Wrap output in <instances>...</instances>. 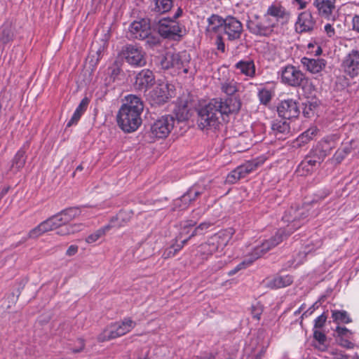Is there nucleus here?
Listing matches in <instances>:
<instances>
[{
	"label": "nucleus",
	"mask_w": 359,
	"mask_h": 359,
	"mask_svg": "<svg viewBox=\"0 0 359 359\" xmlns=\"http://www.w3.org/2000/svg\"><path fill=\"white\" fill-rule=\"evenodd\" d=\"M175 254L176 252L173 250L172 246H170L164 251L163 256L164 257V258L167 259L175 256Z\"/></svg>",
	"instance_id": "obj_61"
},
{
	"label": "nucleus",
	"mask_w": 359,
	"mask_h": 359,
	"mask_svg": "<svg viewBox=\"0 0 359 359\" xmlns=\"http://www.w3.org/2000/svg\"><path fill=\"white\" fill-rule=\"evenodd\" d=\"M173 6V0H151L149 8L151 12L162 15L166 13Z\"/></svg>",
	"instance_id": "obj_23"
},
{
	"label": "nucleus",
	"mask_w": 359,
	"mask_h": 359,
	"mask_svg": "<svg viewBox=\"0 0 359 359\" xmlns=\"http://www.w3.org/2000/svg\"><path fill=\"white\" fill-rule=\"evenodd\" d=\"M247 29L256 36H269L273 32L276 27V22L267 15L259 16L257 15L250 18L247 21Z\"/></svg>",
	"instance_id": "obj_7"
},
{
	"label": "nucleus",
	"mask_w": 359,
	"mask_h": 359,
	"mask_svg": "<svg viewBox=\"0 0 359 359\" xmlns=\"http://www.w3.org/2000/svg\"><path fill=\"white\" fill-rule=\"evenodd\" d=\"M316 204V203L313 201L311 204H305L301 208H294L292 206L290 209L286 210L283 217V220L289 223L287 229H279L276 234L269 240L265 241L260 245L256 246L252 252V259L249 262L252 263L254 260L261 257L271 249L280 243L288 235L300 227L301 220H304L309 216H317L318 215V210L317 209H313Z\"/></svg>",
	"instance_id": "obj_1"
},
{
	"label": "nucleus",
	"mask_w": 359,
	"mask_h": 359,
	"mask_svg": "<svg viewBox=\"0 0 359 359\" xmlns=\"http://www.w3.org/2000/svg\"><path fill=\"white\" fill-rule=\"evenodd\" d=\"M111 228L110 225H106L98 230H97L93 233L89 235L86 238V241L88 243H93L97 241L101 236L105 234L107 231H108Z\"/></svg>",
	"instance_id": "obj_43"
},
{
	"label": "nucleus",
	"mask_w": 359,
	"mask_h": 359,
	"mask_svg": "<svg viewBox=\"0 0 359 359\" xmlns=\"http://www.w3.org/2000/svg\"><path fill=\"white\" fill-rule=\"evenodd\" d=\"M39 224L44 233L50 231L55 230L60 226L55 215H53L45 221H43Z\"/></svg>",
	"instance_id": "obj_39"
},
{
	"label": "nucleus",
	"mask_w": 359,
	"mask_h": 359,
	"mask_svg": "<svg viewBox=\"0 0 359 359\" xmlns=\"http://www.w3.org/2000/svg\"><path fill=\"white\" fill-rule=\"evenodd\" d=\"M225 22V18L217 15H212L208 18V27L206 28L208 32H219L220 29H223V26Z\"/></svg>",
	"instance_id": "obj_28"
},
{
	"label": "nucleus",
	"mask_w": 359,
	"mask_h": 359,
	"mask_svg": "<svg viewBox=\"0 0 359 359\" xmlns=\"http://www.w3.org/2000/svg\"><path fill=\"white\" fill-rule=\"evenodd\" d=\"M207 189V185L194 184L184 193V195L192 202L203 194Z\"/></svg>",
	"instance_id": "obj_36"
},
{
	"label": "nucleus",
	"mask_w": 359,
	"mask_h": 359,
	"mask_svg": "<svg viewBox=\"0 0 359 359\" xmlns=\"http://www.w3.org/2000/svg\"><path fill=\"white\" fill-rule=\"evenodd\" d=\"M336 332L340 338L348 337L349 334H351V332L345 327L337 326L336 328Z\"/></svg>",
	"instance_id": "obj_55"
},
{
	"label": "nucleus",
	"mask_w": 359,
	"mask_h": 359,
	"mask_svg": "<svg viewBox=\"0 0 359 359\" xmlns=\"http://www.w3.org/2000/svg\"><path fill=\"white\" fill-rule=\"evenodd\" d=\"M332 318L333 321L339 323H349L351 322L348 313L346 311L333 310L332 311Z\"/></svg>",
	"instance_id": "obj_38"
},
{
	"label": "nucleus",
	"mask_w": 359,
	"mask_h": 359,
	"mask_svg": "<svg viewBox=\"0 0 359 359\" xmlns=\"http://www.w3.org/2000/svg\"><path fill=\"white\" fill-rule=\"evenodd\" d=\"M90 102V100L85 97L82 99L79 106L76 107L74 113L73 114L72 118L67 123V128L71 127L73 125L77 124L79 121L80 120L81 116L86 111L88 104Z\"/></svg>",
	"instance_id": "obj_26"
},
{
	"label": "nucleus",
	"mask_w": 359,
	"mask_h": 359,
	"mask_svg": "<svg viewBox=\"0 0 359 359\" xmlns=\"http://www.w3.org/2000/svg\"><path fill=\"white\" fill-rule=\"evenodd\" d=\"M315 25L316 21L310 12L304 11L299 15L296 22V29L299 32H311Z\"/></svg>",
	"instance_id": "obj_18"
},
{
	"label": "nucleus",
	"mask_w": 359,
	"mask_h": 359,
	"mask_svg": "<svg viewBox=\"0 0 359 359\" xmlns=\"http://www.w3.org/2000/svg\"><path fill=\"white\" fill-rule=\"evenodd\" d=\"M293 282L292 276H278L267 282V286L271 289L284 287L290 285Z\"/></svg>",
	"instance_id": "obj_27"
},
{
	"label": "nucleus",
	"mask_w": 359,
	"mask_h": 359,
	"mask_svg": "<svg viewBox=\"0 0 359 359\" xmlns=\"http://www.w3.org/2000/svg\"><path fill=\"white\" fill-rule=\"evenodd\" d=\"M339 344L346 348L352 349L354 348V344L348 339L340 338L339 340Z\"/></svg>",
	"instance_id": "obj_57"
},
{
	"label": "nucleus",
	"mask_w": 359,
	"mask_h": 359,
	"mask_svg": "<svg viewBox=\"0 0 359 359\" xmlns=\"http://www.w3.org/2000/svg\"><path fill=\"white\" fill-rule=\"evenodd\" d=\"M264 162V158L259 157L251 161H246L230 172L226 178L228 184H235L241 178L246 177L248 174L255 170Z\"/></svg>",
	"instance_id": "obj_8"
},
{
	"label": "nucleus",
	"mask_w": 359,
	"mask_h": 359,
	"mask_svg": "<svg viewBox=\"0 0 359 359\" xmlns=\"http://www.w3.org/2000/svg\"><path fill=\"white\" fill-rule=\"evenodd\" d=\"M309 153L311 155V157H313L315 159H317V161H318V165H320L321 163L326 158V156L323 152L322 149L320 148L318 144L313 146Z\"/></svg>",
	"instance_id": "obj_44"
},
{
	"label": "nucleus",
	"mask_w": 359,
	"mask_h": 359,
	"mask_svg": "<svg viewBox=\"0 0 359 359\" xmlns=\"http://www.w3.org/2000/svg\"><path fill=\"white\" fill-rule=\"evenodd\" d=\"M318 130L316 127L309 128L300 135H299V137L295 140L294 143L299 147L305 145L314 138V137L317 135Z\"/></svg>",
	"instance_id": "obj_29"
},
{
	"label": "nucleus",
	"mask_w": 359,
	"mask_h": 359,
	"mask_svg": "<svg viewBox=\"0 0 359 359\" xmlns=\"http://www.w3.org/2000/svg\"><path fill=\"white\" fill-rule=\"evenodd\" d=\"M327 320V316L324 313L319 316L316 318L314 321V327L315 328H321L324 326Z\"/></svg>",
	"instance_id": "obj_49"
},
{
	"label": "nucleus",
	"mask_w": 359,
	"mask_h": 359,
	"mask_svg": "<svg viewBox=\"0 0 359 359\" xmlns=\"http://www.w3.org/2000/svg\"><path fill=\"white\" fill-rule=\"evenodd\" d=\"M26 159L25 150L21 148L18 151L12 161L11 168L15 169L16 171L20 170L24 167Z\"/></svg>",
	"instance_id": "obj_35"
},
{
	"label": "nucleus",
	"mask_w": 359,
	"mask_h": 359,
	"mask_svg": "<svg viewBox=\"0 0 359 359\" xmlns=\"http://www.w3.org/2000/svg\"><path fill=\"white\" fill-rule=\"evenodd\" d=\"M144 39H146V43L150 48H153L160 43V40H159L158 37L152 36L150 34Z\"/></svg>",
	"instance_id": "obj_48"
},
{
	"label": "nucleus",
	"mask_w": 359,
	"mask_h": 359,
	"mask_svg": "<svg viewBox=\"0 0 359 359\" xmlns=\"http://www.w3.org/2000/svg\"><path fill=\"white\" fill-rule=\"evenodd\" d=\"M346 156L339 149L334 153L332 160L337 164H339Z\"/></svg>",
	"instance_id": "obj_51"
},
{
	"label": "nucleus",
	"mask_w": 359,
	"mask_h": 359,
	"mask_svg": "<svg viewBox=\"0 0 359 359\" xmlns=\"http://www.w3.org/2000/svg\"><path fill=\"white\" fill-rule=\"evenodd\" d=\"M14 39L13 28L11 22H5L0 27V42L6 44Z\"/></svg>",
	"instance_id": "obj_32"
},
{
	"label": "nucleus",
	"mask_w": 359,
	"mask_h": 359,
	"mask_svg": "<svg viewBox=\"0 0 359 359\" xmlns=\"http://www.w3.org/2000/svg\"><path fill=\"white\" fill-rule=\"evenodd\" d=\"M159 65L163 69H168L173 67L172 61V52L168 51L158 57Z\"/></svg>",
	"instance_id": "obj_42"
},
{
	"label": "nucleus",
	"mask_w": 359,
	"mask_h": 359,
	"mask_svg": "<svg viewBox=\"0 0 359 359\" xmlns=\"http://www.w3.org/2000/svg\"><path fill=\"white\" fill-rule=\"evenodd\" d=\"M78 344L79 346L77 348H73L72 352L73 353H79L82 351L84 349L85 347V342L83 339H78Z\"/></svg>",
	"instance_id": "obj_62"
},
{
	"label": "nucleus",
	"mask_w": 359,
	"mask_h": 359,
	"mask_svg": "<svg viewBox=\"0 0 359 359\" xmlns=\"http://www.w3.org/2000/svg\"><path fill=\"white\" fill-rule=\"evenodd\" d=\"M239 83L234 79H225L220 83V89L228 96L234 95L238 91Z\"/></svg>",
	"instance_id": "obj_31"
},
{
	"label": "nucleus",
	"mask_w": 359,
	"mask_h": 359,
	"mask_svg": "<svg viewBox=\"0 0 359 359\" xmlns=\"http://www.w3.org/2000/svg\"><path fill=\"white\" fill-rule=\"evenodd\" d=\"M156 26L159 35L166 39L180 41L186 34L185 26L170 18L158 20Z\"/></svg>",
	"instance_id": "obj_4"
},
{
	"label": "nucleus",
	"mask_w": 359,
	"mask_h": 359,
	"mask_svg": "<svg viewBox=\"0 0 359 359\" xmlns=\"http://www.w3.org/2000/svg\"><path fill=\"white\" fill-rule=\"evenodd\" d=\"M271 130L278 140H283L290 133V127L285 119H276L272 121Z\"/></svg>",
	"instance_id": "obj_20"
},
{
	"label": "nucleus",
	"mask_w": 359,
	"mask_h": 359,
	"mask_svg": "<svg viewBox=\"0 0 359 359\" xmlns=\"http://www.w3.org/2000/svg\"><path fill=\"white\" fill-rule=\"evenodd\" d=\"M122 55L126 62L133 67H142L147 64V54L140 46L127 44L123 47Z\"/></svg>",
	"instance_id": "obj_9"
},
{
	"label": "nucleus",
	"mask_w": 359,
	"mask_h": 359,
	"mask_svg": "<svg viewBox=\"0 0 359 359\" xmlns=\"http://www.w3.org/2000/svg\"><path fill=\"white\" fill-rule=\"evenodd\" d=\"M343 72L351 78L359 75V50H351L343 59L341 65Z\"/></svg>",
	"instance_id": "obj_12"
},
{
	"label": "nucleus",
	"mask_w": 359,
	"mask_h": 359,
	"mask_svg": "<svg viewBox=\"0 0 359 359\" xmlns=\"http://www.w3.org/2000/svg\"><path fill=\"white\" fill-rule=\"evenodd\" d=\"M171 97L169 85L165 82L158 83L149 93V99L155 104H163Z\"/></svg>",
	"instance_id": "obj_15"
},
{
	"label": "nucleus",
	"mask_w": 359,
	"mask_h": 359,
	"mask_svg": "<svg viewBox=\"0 0 359 359\" xmlns=\"http://www.w3.org/2000/svg\"><path fill=\"white\" fill-rule=\"evenodd\" d=\"M277 111L283 119L297 118L300 114L298 102L293 100L282 101L277 107Z\"/></svg>",
	"instance_id": "obj_14"
},
{
	"label": "nucleus",
	"mask_w": 359,
	"mask_h": 359,
	"mask_svg": "<svg viewBox=\"0 0 359 359\" xmlns=\"http://www.w3.org/2000/svg\"><path fill=\"white\" fill-rule=\"evenodd\" d=\"M335 1L336 0H313V5L320 18L329 20L335 10Z\"/></svg>",
	"instance_id": "obj_17"
},
{
	"label": "nucleus",
	"mask_w": 359,
	"mask_h": 359,
	"mask_svg": "<svg viewBox=\"0 0 359 359\" xmlns=\"http://www.w3.org/2000/svg\"><path fill=\"white\" fill-rule=\"evenodd\" d=\"M191 59L190 54L187 51L180 53L172 52V61L173 67L177 69H182L183 73L188 74L189 72V61Z\"/></svg>",
	"instance_id": "obj_19"
},
{
	"label": "nucleus",
	"mask_w": 359,
	"mask_h": 359,
	"mask_svg": "<svg viewBox=\"0 0 359 359\" xmlns=\"http://www.w3.org/2000/svg\"><path fill=\"white\" fill-rule=\"evenodd\" d=\"M154 83L155 76L154 73L148 69H144L136 74L133 86L136 90L146 91Z\"/></svg>",
	"instance_id": "obj_16"
},
{
	"label": "nucleus",
	"mask_w": 359,
	"mask_h": 359,
	"mask_svg": "<svg viewBox=\"0 0 359 359\" xmlns=\"http://www.w3.org/2000/svg\"><path fill=\"white\" fill-rule=\"evenodd\" d=\"M226 245V242L222 238L220 235L215 234L207 242L198 247V253L201 257V259H207L209 255H212L219 249L223 250Z\"/></svg>",
	"instance_id": "obj_11"
},
{
	"label": "nucleus",
	"mask_w": 359,
	"mask_h": 359,
	"mask_svg": "<svg viewBox=\"0 0 359 359\" xmlns=\"http://www.w3.org/2000/svg\"><path fill=\"white\" fill-rule=\"evenodd\" d=\"M190 203L191 199L188 198L184 194L181 197L174 200L172 210L173 211L184 210L189 205Z\"/></svg>",
	"instance_id": "obj_40"
},
{
	"label": "nucleus",
	"mask_w": 359,
	"mask_h": 359,
	"mask_svg": "<svg viewBox=\"0 0 359 359\" xmlns=\"http://www.w3.org/2000/svg\"><path fill=\"white\" fill-rule=\"evenodd\" d=\"M212 226V224L210 222H205L201 223L198 226V229L199 230V234H203L205 231Z\"/></svg>",
	"instance_id": "obj_59"
},
{
	"label": "nucleus",
	"mask_w": 359,
	"mask_h": 359,
	"mask_svg": "<svg viewBox=\"0 0 359 359\" xmlns=\"http://www.w3.org/2000/svg\"><path fill=\"white\" fill-rule=\"evenodd\" d=\"M258 97L260 102L263 104H267L271 100L272 95L269 90L263 88L259 90Z\"/></svg>",
	"instance_id": "obj_46"
},
{
	"label": "nucleus",
	"mask_w": 359,
	"mask_h": 359,
	"mask_svg": "<svg viewBox=\"0 0 359 359\" xmlns=\"http://www.w3.org/2000/svg\"><path fill=\"white\" fill-rule=\"evenodd\" d=\"M77 251H78V246L75 245H72L68 248V249L66 252V255L67 256H73L77 252Z\"/></svg>",
	"instance_id": "obj_64"
},
{
	"label": "nucleus",
	"mask_w": 359,
	"mask_h": 359,
	"mask_svg": "<svg viewBox=\"0 0 359 359\" xmlns=\"http://www.w3.org/2000/svg\"><path fill=\"white\" fill-rule=\"evenodd\" d=\"M318 165V161L309 153L302 161L299 168H302L303 170H306V172H310L313 168Z\"/></svg>",
	"instance_id": "obj_41"
},
{
	"label": "nucleus",
	"mask_w": 359,
	"mask_h": 359,
	"mask_svg": "<svg viewBox=\"0 0 359 359\" xmlns=\"http://www.w3.org/2000/svg\"><path fill=\"white\" fill-rule=\"evenodd\" d=\"M317 144L326 156L330 155L332 151L337 147L336 141L330 137L321 140Z\"/></svg>",
	"instance_id": "obj_34"
},
{
	"label": "nucleus",
	"mask_w": 359,
	"mask_h": 359,
	"mask_svg": "<svg viewBox=\"0 0 359 359\" xmlns=\"http://www.w3.org/2000/svg\"><path fill=\"white\" fill-rule=\"evenodd\" d=\"M264 15H267L268 18L273 17L276 25L280 20H285L288 18V13L285 9L282 6L277 4L269 6Z\"/></svg>",
	"instance_id": "obj_24"
},
{
	"label": "nucleus",
	"mask_w": 359,
	"mask_h": 359,
	"mask_svg": "<svg viewBox=\"0 0 359 359\" xmlns=\"http://www.w3.org/2000/svg\"><path fill=\"white\" fill-rule=\"evenodd\" d=\"M215 44L217 50H220L222 53L225 52V44L221 35L219 34L217 36Z\"/></svg>",
	"instance_id": "obj_56"
},
{
	"label": "nucleus",
	"mask_w": 359,
	"mask_h": 359,
	"mask_svg": "<svg viewBox=\"0 0 359 359\" xmlns=\"http://www.w3.org/2000/svg\"><path fill=\"white\" fill-rule=\"evenodd\" d=\"M314 339L319 342L320 344H324L326 341L325 334L319 330H314L313 332Z\"/></svg>",
	"instance_id": "obj_52"
},
{
	"label": "nucleus",
	"mask_w": 359,
	"mask_h": 359,
	"mask_svg": "<svg viewBox=\"0 0 359 359\" xmlns=\"http://www.w3.org/2000/svg\"><path fill=\"white\" fill-rule=\"evenodd\" d=\"M44 234L40 224L37 225L36 227L31 229L27 237L24 238L21 243L27 241L28 239H36L41 236Z\"/></svg>",
	"instance_id": "obj_45"
},
{
	"label": "nucleus",
	"mask_w": 359,
	"mask_h": 359,
	"mask_svg": "<svg viewBox=\"0 0 359 359\" xmlns=\"http://www.w3.org/2000/svg\"><path fill=\"white\" fill-rule=\"evenodd\" d=\"M131 215L130 212H128L126 211H120L116 217V219L118 220H121L123 222H128L130 219Z\"/></svg>",
	"instance_id": "obj_50"
},
{
	"label": "nucleus",
	"mask_w": 359,
	"mask_h": 359,
	"mask_svg": "<svg viewBox=\"0 0 359 359\" xmlns=\"http://www.w3.org/2000/svg\"><path fill=\"white\" fill-rule=\"evenodd\" d=\"M151 30V20L148 18H142L130 23L128 27V37L132 39L144 40L149 35Z\"/></svg>",
	"instance_id": "obj_10"
},
{
	"label": "nucleus",
	"mask_w": 359,
	"mask_h": 359,
	"mask_svg": "<svg viewBox=\"0 0 359 359\" xmlns=\"http://www.w3.org/2000/svg\"><path fill=\"white\" fill-rule=\"evenodd\" d=\"M281 82L291 87H302L305 89L309 87V90L313 88L311 84H309V79L297 67L289 65L280 71Z\"/></svg>",
	"instance_id": "obj_6"
},
{
	"label": "nucleus",
	"mask_w": 359,
	"mask_h": 359,
	"mask_svg": "<svg viewBox=\"0 0 359 359\" xmlns=\"http://www.w3.org/2000/svg\"><path fill=\"white\" fill-rule=\"evenodd\" d=\"M241 107L239 97L213 98L198 109V126L201 130L216 129L224 115L237 114Z\"/></svg>",
	"instance_id": "obj_2"
},
{
	"label": "nucleus",
	"mask_w": 359,
	"mask_h": 359,
	"mask_svg": "<svg viewBox=\"0 0 359 359\" xmlns=\"http://www.w3.org/2000/svg\"><path fill=\"white\" fill-rule=\"evenodd\" d=\"M109 71L111 78L114 81L120 74L121 69L118 65H114L109 68Z\"/></svg>",
	"instance_id": "obj_53"
},
{
	"label": "nucleus",
	"mask_w": 359,
	"mask_h": 359,
	"mask_svg": "<svg viewBox=\"0 0 359 359\" xmlns=\"http://www.w3.org/2000/svg\"><path fill=\"white\" fill-rule=\"evenodd\" d=\"M352 29L359 34V15H355L352 18Z\"/></svg>",
	"instance_id": "obj_58"
},
{
	"label": "nucleus",
	"mask_w": 359,
	"mask_h": 359,
	"mask_svg": "<svg viewBox=\"0 0 359 359\" xmlns=\"http://www.w3.org/2000/svg\"><path fill=\"white\" fill-rule=\"evenodd\" d=\"M222 30L224 34L227 36L228 40L235 41L241 38L243 32V25L236 18L228 15L225 18Z\"/></svg>",
	"instance_id": "obj_13"
},
{
	"label": "nucleus",
	"mask_w": 359,
	"mask_h": 359,
	"mask_svg": "<svg viewBox=\"0 0 359 359\" xmlns=\"http://www.w3.org/2000/svg\"><path fill=\"white\" fill-rule=\"evenodd\" d=\"M292 4L297 6L298 9H304L306 8L307 2L304 0H293Z\"/></svg>",
	"instance_id": "obj_63"
},
{
	"label": "nucleus",
	"mask_w": 359,
	"mask_h": 359,
	"mask_svg": "<svg viewBox=\"0 0 359 359\" xmlns=\"http://www.w3.org/2000/svg\"><path fill=\"white\" fill-rule=\"evenodd\" d=\"M114 325L117 328L118 334L121 337L132 330L136 323L130 318H124L121 322H117L114 323Z\"/></svg>",
	"instance_id": "obj_33"
},
{
	"label": "nucleus",
	"mask_w": 359,
	"mask_h": 359,
	"mask_svg": "<svg viewBox=\"0 0 359 359\" xmlns=\"http://www.w3.org/2000/svg\"><path fill=\"white\" fill-rule=\"evenodd\" d=\"M234 67L236 69H238L242 74L250 78H253L256 75L255 65L252 60H241L238 62Z\"/></svg>",
	"instance_id": "obj_25"
},
{
	"label": "nucleus",
	"mask_w": 359,
	"mask_h": 359,
	"mask_svg": "<svg viewBox=\"0 0 359 359\" xmlns=\"http://www.w3.org/2000/svg\"><path fill=\"white\" fill-rule=\"evenodd\" d=\"M82 224H62L57 229V234L60 236H67L71 233H74L81 231Z\"/></svg>",
	"instance_id": "obj_37"
},
{
	"label": "nucleus",
	"mask_w": 359,
	"mask_h": 359,
	"mask_svg": "<svg viewBox=\"0 0 359 359\" xmlns=\"http://www.w3.org/2000/svg\"><path fill=\"white\" fill-rule=\"evenodd\" d=\"M125 100L126 102L118 110L117 123L124 132L132 133L142 123L141 114L144 109V104L142 99L135 95H127Z\"/></svg>",
	"instance_id": "obj_3"
},
{
	"label": "nucleus",
	"mask_w": 359,
	"mask_h": 359,
	"mask_svg": "<svg viewBox=\"0 0 359 359\" xmlns=\"http://www.w3.org/2000/svg\"><path fill=\"white\" fill-rule=\"evenodd\" d=\"M195 224H196V222H194L193 220L189 221L187 224L184 225L183 226V228L182 229V231L180 233V238H182L184 236H185L186 234H188L189 233V229L190 227L195 226Z\"/></svg>",
	"instance_id": "obj_54"
},
{
	"label": "nucleus",
	"mask_w": 359,
	"mask_h": 359,
	"mask_svg": "<svg viewBox=\"0 0 359 359\" xmlns=\"http://www.w3.org/2000/svg\"><path fill=\"white\" fill-rule=\"evenodd\" d=\"M316 107V104L313 102H306L304 104V107L303 108V115L305 117H311L314 114V110Z\"/></svg>",
	"instance_id": "obj_47"
},
{
	"label": "nucleus",
	"mask_w": 359,
	"mask_h": 359,
	"mask_svg": "<svg viewBox=\"0 0 359 359\" xmlns=\"http://www.w3.org/2000/svg\"><path fill=\"white\" fill-rule=\"evenodd\" d=\"M175 118L171 115H164L156 119L146 132L145 137L152 142L158 139H164L168 136L175 124Z\"/></svg>",
	"instance_id": "obj_5"
},
{
	"label": "nucleus",
	"mask_w": 359,
	"mask_h": 359,
	"mask_svg": "<svg viewBox=\"0 0 359 359\" xmlns=\"http://www.w3.org/2000/svg\"><path fill=\"white\" fill-rule=\"evenodd\" d=\"M81 215V210L78 207H71L66 208L55 215L56 220L59 225L67 224L72 220Z\"/></svg>",
	"instance_id": "obj_21"
},
{
	"label": "nucleus",
	"mask_w": 359,
	"mask_h": 359,
	"mask_svg": "<svg viewBox=\"0 0 359 359\" xmlns=\"http://www.w3.org/2000/svg\"><path fill=\"white\" fill-rule=\"evenodd\" d=\"M325 32H326L327 35L329 36V37H332L334 36L335 34V30H334V28L332 27V25L330 24H326L325 25Z\"/></svg>",
	"instance_id": "obj_60"
},
{
	"label": "nucleus",
	"mask_w": 359,
	"mask_h": 359,
	"mask_svg": "<svg viewBox=\"0 0 359 359\" xmlns=\"http://www.w3.org/2000/svg\"><path fill=\"white\" fill-rule=\"evenodd\" d=\"M301 63L307 71L312 74H317L321 72L326 66V61L322 58H309L304 57L301 59Z\"/></svg>",
	"instance_id": "obj_22"
},
{
	"label": "nucleus",
	"mask_w": 359,
	"mask_h": 359,
	"mask_svg": "<svg viewBox=\"0 0 359 359\" xmlns=\"http://www.w3.org/2000/svg\"><path fill=\"white\" fill-rule=\"evenodd\" d=\"M120 334L117 331V328L114 323L107 327L98 336L97 341L99 342H104L109 341L118 337H120Z\"/></svg>",
	"instance_id": "obj_30"
}]
</instances>
